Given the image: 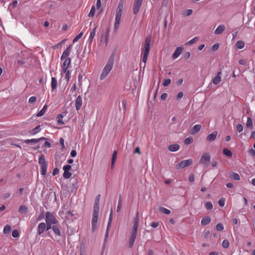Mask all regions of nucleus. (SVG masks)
I'll return each instance as SVG.
<instances>
[{"instance_id":"1","label":"nucleus","mask_w":255,"mask_h":255,"mask_svg":"<svg viewBox=\"0 0 255 255\" xmlns=\"http://www.w3.org/2000/svg\"><path fill=\"white\" fill-rule=\"evenodd\" d=\"M114 64V58L111 56L100 75L101 80H104L112 70Z\"/></svg>"},{"instance_id":"2","label":"nucleus","mask_w":255,"mask_h":255,"mask_svg":"<svg viewBox=\"0 0 255 255\" xmlns=\"http://www.w3.org/2000/svg\"><path fill=\"white\" fill-rule=\"evenodd\" d=\"M151 37L148 36L146 38L143 49V56L142 61L144 63V67L149 53Z\"/></svg>"},{"instance_id":"3","label":"nucleus","mask_w":255,"mask_h":255,"mask_svg":"<svg viewBox=\"0 0 255 255\" xmlns=\"http://www.w3.org/2000/svg\"><path fill=\"white\" fill-rule=\"evenodd\" d=\"M38 163L41 167V174L45 176L47 173V163L43 154H41L39 157Z\"/></svg>"},{"instance_id":"4","label":"nucleus","mask_w":255,"mask_h":255,"mask_svg":"<svg viewBox=\"0 0 255 255\" xmlns=\"http://www.w3.org/2000/svg\"><path fill=\"white\" fill-rule=\"evenodd\" d=\"M210 159V154L209 152H206L202 155L200 160V163L203 164L205 167H207L209 164Z\"/></svg>"},{"instance_id":"5","label":"nucleus","mask_w":255,"mask_h":255,"mask_svg":"<svg viewBox=\"0 0 255 255\" xmlns=\"http://www.w3.org/2000/svg\"><path fill=\"white\" fill-rule=\"evenodd\" d=\"M45 221L46 223H52L53 225L56 224L58 223L57 219L55 218L53 213L47 212L45 215Z\"/></svg>"},{"instance_id":"6","label":"nucleus","mask_w":255,"mask_h":255,"mask_svg":"<svg viewBox=\"0 0 255 255\" xmlns=\"http://www.w3.org/2000/svg\"><path fill=\"white\" fill-rule=\"evenodd\" d=\"M139 220L138 212H136V215L133 219V226L131 232L136 233L138 228V222Z\"/></svg>"},{"instance_id":"7","label":"nucleus","mask_w":255,"mask_h":255,"mask_svg":"<svg viewBox=\"0 0 255 255\" xmlns=\"http://www.w3.org/2000/svg\"><path fill=\"white\" fill-rule=\"evenodd\" d=\"M99 212H93L92 220V230L94 232L97 229V224L98 220Z\"/></svg>"},{"instance_id":"8","label":"nucleus","mask_w":255,"mask_h":255,"mask_svg":"<svg viewBox=\"0 0 255 255\" xmlns=\"http://www.w3.org/2000/svg\"><path fill=\"white\" fill-rule=\"evenodd\" d=\"M193 163V160L191 159H188L186 160H183L179 163L176 165L177 169H181L185 167L189 166L191 165Z\"/></svg>"},{"instance_id":"9","label":"nucleus","mask_w":255,"mask_h":255,"mask_svg":"<svg viewBox=\"0 0 255 255\" xmlns=\"http://www.w3.org/2000/svg\"><path fill=\"white\" fill-rule=\"evenodd\" d=\"M143 0H134L133 6V13L137 14L140 9Z\"/></svg>"},{"instance_id":"10","label":"nucleus","mask_w":255,"mask_h":255,"mask_svg":"<svg viewBox=\"0 0 255 255\" xmlns=\"http://www.w3.org/2000/svg\"><path fill=\"white\" fill-rule=\"evenodd\" d=\"M70 186L72 188L71 191L76 192L79 187V182L77 178H72L70 179Z\"/></svg>"},{"instance_id":"11","label":"nucleus","mask_w":255,"mask_h":255,"mask_svg":"<svg viewBox=\"0 0 255 255\" xmlns=\"http://www.w3.org/2000/svg\"><path fill=\"white\" fill-rule=\"evenodd\" d=\"M45 139H46V138L45 137H40L39 138H37V139L32 138V139H25V140H24V142L26 144H35V143H38V142H39L41 140H45Z\"/></svg>"},{"instance_id":"12","label":"nucleus","mask_w":255,"mask_h":255,"mask_svg":"<svg viewBox=\"0 0 255 255\" xmlns=\"http://www.w3.org/2000/svg\"><path fill=\"white\" fill-rule=\"evenodd\" d=\"M136 233L131 232L128 242V247L130 248H132L133 247L135 240L136 238Z\"/></svg>"},{"instance_id":"13","label":"nucleus","mask_w":255,"mask_h":255,"mask_svg":"<svg viewBox=\"0 0 255 255\" xmlns=\"http://www.w3.org/2000/svg\"><path fill=\"white\" fill-rule=\"evenodd\" d=\"M101 195L99 194L96 197L94 206L93 212H99L100 199Z\"/></svg>"},{"instance_id":"14","label":"nucleus","mask_w":255,"mask_h":255,"mask_svg":"<svg viewBox=\"0 0 255 255\" xmlns=\"http://www.w3.org/2000/svg\"><path fill=\"white\" fill-rule=\"evenodd\" d=\"M72 45H69L63 52L62 56L61 57V59L63 60L65 58H68V56L69 55L71 49H72Z\"/></svg>"},{"instance_id":"15","label":"nucleus","mask_w":255,"mask_h":255,"mask_svg":"<svg viewBox=\"0 0 255 255\" xmlns=\"http://www.w3.org/2000/svg\"><path fill=\"white\" fill-rule=\"evenodd\" d=\"M183 50V47L179 46L176 48L174 52L172 55V58L174 59L177 58L179 55L181 54Z\"/></svg>"},{"instance_id":"16","label":"nucleus","mask_w":255,"mask_h":255,"mask_svg":"<svg viewBox=\"0 0 255 255\" xmlns=\"http://www.w3.org/2000/svg\"><path fill=\"white\" fill-rule=\"evenodd\" d=\"M82 105V98L79 95L77 97L75 101V107L77 111H79Z\"/></svg>"},{"instance_id":"17","label":"nucleus","mask_w":255,"mask_h":255,"mask_svg":"<svg viewBox=\"0 0 255 255\" xmlns=\"http://www.w3.org/2000/svg\"><path fill=\"white\" fill-rule=\"evenodd\" d=\"M65 59V60L62 66L63 71H66L67 70H68V67L70 65L71 62V58H66Z\"/></svg>"},{"instance_id":"18","label":"nucleus","mask_w":255,"mask_h":255,"mask_svg":"<svg viewBox=\"0 0 255 255\" xmlns=\"http://www.w3.org/2000/svg\"><path fill=\"white\" fill-rule=\"evenodd\" d=\"M60 226L59 225L57 224L54 225L52 226V230L55 233V234L57 236H61V232L60 230Z\"/></svg>"},{"instance_id":"19","label":"nucleus","mask_w":255,"mask_h":255,"mask_svg":"<svg viewBox=\"0 0 255 255\" xmlns=\"http://www.w3.org/2000/svg\"><path fill=\"white\" fill-rule=\"evenodd\" d=\"M46 224L44 223H40L38 227L37 233L41 235L46 230Z\"/></svg>"},{"instance_id":"20","label":"nucleus","mask_w":255,"mask_h":255,"mask_svg":"<svg viewBox=\"0 0 255 255\" xmlns=\"http://www.w3.org/2000/svg\"><path fill=\"white\" fill-rule=\"evenodd\" d=\"M225 29V26L224 24L219 25L215 30V33L216 34H221Z\"/></svg>"},{"instance_id":"21","label":"nucleus","mask_w":255,"mask_h":255,"mask_svg":"<svg viewBox=\"0 0 255 255\" xmlns=\"http://www.w3.org/2000/svg\"><path fill=\"white\" fill-rule=\"evenodd\" d=\"M221 74H222L221 71L218 72L217 76L216 77H215L214 78V79H213V83L215 85H217L218 84H219L220 82L221 79Z\"/></svg>"},{"instance_id":"22","label":"nucleus","mask_w":255,"mask_h":255,"mask_svg":"<svg viewBox=\"0 0 255 255\" xmlns=\"http://www.w3.org/2000/svg\"><path fill=\"white\" fill-rule=\"evenodd\" d=\"M218 134V132L217 131H214L210 133L207 137V139L209 141H214L217 136Z\"/></svg>"},{"instance_id":"23","label":"nucleus","mask_w":255,"mask_h":255,"mask_svg":"<svg viewBox=\"0 0 255 255\" xmlns=\"http://www.w3.org/2000/svg\"><path fill=\"white\" fill-rule=\"evenodd\" d=\"M57 86V81L55 77H52L51 78V87L52 91H54L56 89Z\"/></svg>"},{"instance_id":"24","label":"nucleus","mask_w":255,"mask_h":255,"mask_svg":"<svg viewBox=\"0 0 255 255\" xmlns=\"http://www.w3.org/2000/svg\"><path fill=\"white\" fill-rule=\"evenodd\" d=\"M179 148L180 146L177 144H171L168 146V149L172 152H175L177 151L179 149Z\"/></svg>"},{"instance_id":"25","label":"nucleus","mask_w":255,"mask_h":255,"mask_svg":"<svg viewBox=\"0 0 255 255\" xmlns=\"http://www.w3.org/2000/svg\"><path fill=\"white\" fill-rule=\"evenodd\" d=\"M18 212L21 214H25L28 212V208L24 205H21L19 207Z\"/></svg>"},{"instance_id":"26","label":"nucleus","mask_w":255,"mask_h":255,"mask_svg":"<svg viewBox=\"0 0 255 255\" xmlns=\"http://www.w3.org/2000/svg\"><path fill=\"white\" fill-rule=\"evenodd\" d=\"M210 217L209 216H206L202 219L201 223L202 225L205 226L208 225L210 222Z\"/></svg>"},{"instance_id":"27","label":"nucleus","mask_w":255,"mask_h":255,"mask_svg":"<svg viewBox=\"0 0 255 255\" xmlns=\"http://www.w3.org/2000/svg\"><path fill=\"white\" fill-rule=\"evenodd\" d=\"M117 154H118V153H117V151H114L113 153L112 158V163H111L112 168H113V166H114L115 163L116 161L117 157Z\"/></svg>"},{"instance_id":"28","label":"nucleus","mask_w":255,"mask_h":255,"mask_svg":"<svg viewBox=\"0 0 255 255\" xmlns=\"http://www.w3.org/2000/svg\"><path fill=\"white\" fill-rule=\"evenodd\" d=\"M223 153H224V154H225L226 156L229 157H231L233 155L232 151L226 148L223 149Z\"/></svg>"},{"instance_id":"29","label":"nucleus","mask_w":255,"mask_h":255,"mask_svg":"<svg viewBox=\"0 0 255 255\" xmlns=\"http://www.w3.org/2000/svg\"><path fill=\"white\" fill-rule=\"evenodd\" d=\"M201 126L200 125H196L193 126L192 133L195 134L198 132L201 129Z\"/></svg>"},{"instance_id":"30","label":"nucleus","mask_w":255,"mask_h":255,"mask_svg":"<svg viewBox=\"0 0 255 255\" xmlns=\"http://www.w3.org/2000/svg\"><path fill=\"white\" fill-rule=\"evenodd\" d=\"M246 127L251 129H252L253 128L252 120L250 117H247Z\"/></svg>"},{"instance_id":"31","label":"nucleus","mask_w":255,"mask_h":255,"mask_svg":"<svg viewBox=\"0 0 255 255\" xmlns=\"http://www.w3.org/2000/svg\"><path fill=\"white\" fill-rule=\"evenodd\" d=\"M41 130L40 126H36L34 129L30 131V133L32 135H35Z\"/></svg>"},{"instance_id":"32","label":"nucleus","mask_w":255,"mask_h":255,"mask_svg":"<svg viewBox=\"0 0 255 255\" xmlns=\"http://www.w3.org/2000/svg\"><path fill=\"white\" fill-rule=\"evenodd\" d=\"M47 109V106L46 105H45L43 107L42 109L38 113L37 116V117L42 116L44 114Z\"/></svg>"},{"instance_id":"33","label":"nucleus","mask_w":255,"mask_h":255,"mask_svg":"<svg viewBox=\"0 0 255 255\" xmlns=\"http://www.w3.org/2000/svg\"><path fill=\"white\" fill-rule=\"evenodd\" d=\"M236 46L239 49H242L245 46V43L244 41L240 40L238 41L236 43Z\"/></svg>"},{"instance_id":"34","label":"nucleus","mask_w":255,"mask_h":255,"mask_svg":"<svg viewBox=\"0 0 255 255\" xmlns=\"http://www.w3.org/2000/svg\"><path fill=\"white\" fill-rule=\"evenodd\" d=\"M11 231V227L8 225H6L3 228V233L7 234L9 233Z\"/></svg>"},{"instance_id":"35","label":"nucleus","mask_w":255,"mask_h":255,"mask_svg":"<svg viewBox=\"0 0 255 255\" xmlns=\"http://www.w3.org/2000/svg\"><path fill=\"white\" fill-rule=\"evenodd\" d=\"M159 211L165 214L168 215L170 213V211L164 207H160L159 208Z\"/></svg>"},{"instance_id":"36","label":"nucleus","mask_w":255,"mask_h":255,"mask_svg":"<svg viewBox=\"0 0 255 255\" xmlns=\"http://www.w3.org/2000/svg\"><path fill=\"white\" fill-rule=\"evenodd\" d=\"M63 118V116L62 114H59L57 116V118H58L57 123L60 125H62L64 124L62 120Z\"/></svg>"},{"instance_id":"37","label":"nucleus","mask_w":255,"mask_h":255,"mask_svg":"<svg viewBox=\"0 0 255 255\" xmlns=\"http://www.w3.org/2000/svg\"><path fill=\"white\" fill-rule=\"evenodd\" d=\"M96 28H94L92 31H91L90 32V36H89V40H90V41H92L94 37V36H95V33H96Z\"/></svg>"},{"instance_id":"38","label":"nucleus","mask_w":255,"mask_h":255,"mask_svg":"<svg viewBox=\"0 0 255 255\" xmlns=\"http://www.w3.org/2000/svg\"><path fill=\"white\" fill-rule=\"evenodd\" d=\"M72 176V173L69 172V171H64V173L63 174V176L64 178L66 179H69Z\"/></svg>"},{"instance_id":"39","label":"nucleus","mask_w":255,"mask_h":255,"mask_svg":"<svg viewBox=\"0 0 255 255\" xmlns=\"http://www.w3.org/2000/svg\"><path fill=\"white\" fill-rule=\"evenodd\" d=\"M95 6L93 5L91 9V10L90 11V12L88 14V16L89 17H93L95 15Z\"/></svg>"},{"instance_id":"40","label":"nucleus","mask_w":255,"mask_h":255,"mask_svg":"<svg viewBox=\"0 0 255 255\" xmlns=\"http://www.w3.org/2000/svg\"><path fill=\"white\" fill-rule=\"evenodd\" d=\"M193 141V139L192 137H187L184 140V143L185 144H189L191 143Z\"/></svg>"},{"instance_id":"41","label":"nucleus","mask_w":255,"mask_h":255,"mask_svg":"<svg viewBox=\"0 0 255 255\" xmlns=\"http://www.w3.org/2000/svg\"><path fill=\"white\" fill-rule=\"evenodd\" d=\"M231 178L236 180H240V177L238 173H235V172H234L232 173V174L231 175Z\"/></svg>"},{"instance_id":"42","label":"nucleus","mask_w":255,"mask_h":255,"mask_svg":"<svg viewBox=\"0 0 255 255\" xmlns=\"http://www.w3.org/2000/svg\"><path fill=\"white\" fill-rule=\"evenodd\" d=\"M199 40V38L198 37H195L194 38H193V39H192L191 40H189V41L187 42V44H194L198 40Z\"/></svg>"},{"instance_id":"43","label":"nucleus","mask_w":255,"mask_h":255,"mask_svg":"<svg viewBox=\"0 0 255 255\" xmlns=\"http://www.w3.org/2000/svg\"><path fill=\"white\" fill-rule=\"evenodd\" d=\"M205 207L207 210H211L213 208V204L211 202L208 201L205 204Z\"/></svg>"},{"instance_id":"44","label":"nucleus","mask_w":255,"mask_h":255,"mask_svg":"<svg viewBox=\"0 0 255 255\" xmlns=\"http://www.w3.org/2000/svg\"><path fill=\"white\" fill-rule=\"evenodd\" d=\"M171 82V81L170 79H166L164 80L163 82V86L164 87L168 86Z\"/></svg>"},{"instance_id":"45","label":"nucleus","mask_w":255,"mask_h":255,"mask_svg":"<svg viewBox=\"0 0 255 255\" xmlns=\"http://www.w3.org/2000/svg\"><path fill=\"white\" fill-rule=\"evenodd\" d=\"M222 246L225 249H227L229 246V242L228 240H225L222 242Z\"/></svg>"},{"instance_id":"46","label":"nucleus","mask_w":255,"mask_h":255,"mask_svg":"<svg viewBox=\"0 0 255 255\" xmlns=\"http://www.w3.org/2000/svg\"><path fill=\"white\" fill-rule=\"evenodd\" d=\"M16 62L20 66H23L25 63V61L23 59H17Z\"/></svg>"},{"instance_id":"47","label":"nucleus","mask_w":255,"mask_h":255,"mask_svg":"<svg viewBox=\"0 0 255 255\" xmlns=\"http://www.w3.org/2000/svg\"><path fill=\"white\" fill-rule=\"evenodd\" d=\"M216 229L219 231H222L224 230V226L222 223H218L216 226Z\"/></svg>"},{"instance_id":"48","label":"nucleus","mask_w":255,"mask_h":255,"mask_svg":"<svg viewBox=\"0 0 255 255\" xmlns=\"http://www.w3.org/2000/svg\"><path fill=\"white\" fill-rule=\"evenodd\" d=\"M12 236L14 238H17L19 236L18 231L16 229L13 230L12 232Z\"/></svg>"},{"instance_id":"49","label":"nucleus","mask_w":255,"mask_h":255,"mask_svg":"<svg viewBox=\"0 0 255 255\" xmlns=\"http://www.w3.org/2000/svg\"><path fill=\"white\" fill-rule=\"evenodd\" d=\"M225 199L224 198H221L219 201L218 204L220 207H223L225 205Z\"/></svg>"},{"instance_id":"50","label":"nucleus","mask_w":255,"mask_h":255,"mask_svg":"<svg viewBox=\"0 0 255 255\" xmlns=\"http://www.w3.org/2000/svg\"><path fill=\"white\" fill-rule=\"evenodd\" d=\"M83 32L80 33L78 35H77L73 40V43H75L82 36Z\"/></svg>"},{"instance_id":"51","label":"nucleus","mask_w":255,"mask_h":255,"mask_svg":"<svg viewBox=\"0 0 255 255\" xmlns=\"http://www.w3.org/2000/svg\"><path fill=\"white\" fill-rule=\"evenodd\" d=\"M36 97H35V96H32L31 97L29 100H28V102L30 104H32V103H34V102H36Z\"/></svg>"},{"instance_id":"52","label":"nucleus","mask_w":255,"mask_h":255,"mask_svg":"<svg viewBox=\"0 0 255 255\" xmlns=\"http://www.w3.org/2000/svg\"><path fill=\"white\" fill-rule=\"evenodd\" d=\"M121 204H122V198H121V196H120V198H119V202H118V206H117V212H119V211L121 209Z\"/></svg>"},{"instance_id":"53","label":"nucleus","mask_w":255,"mask_h":255,"mask_svg":"<svg viewBox=\"0 0 255 255\" xmlns=\"http://www.w3.org/2000/svg\"><path fill=\"white\" fill-rule=\"evenodd\" d=\"M237 130L239 132H241L243 130V127L241 124H238L237 125Z\"/></svg>"},{"instance_id":"54","label":"nucleus","mask_w":255,"mask_h":255,"mask_svg":"<svg viewBox=\"0 0 255 255\" xmlns=\"http://www.w3.org/2000/svg\"><path fill=\"white\" fill-rule=\"evenodd\" d=\"M71 169V166L69 164H67L66 165H64L63 167V170L64 171H69Z\"/></svg>"},{"instance_id":"55","label":"nucleus","mask_w":255,"mask_h":255,"mask_svg":"<svg viewBox=\"0 0 255 255\" xmlns=\"http://www.w3.org/2000/svg\"><path fill=\"white\" fill-rule=\"evenodd\" d=\"M66 73L65 79H66L67 81H68L70 79V72L69 70H67L66 71H63Z\"/></svg>"},{"instance_id":"56","label":"nucleus","mask_w":255,"mask_h":255,"mask_svg":"<svg viewBox=\"0 0 255 255\" xmlns=\"http://www.w3.org/2000/svg\"><path fill=\"white\" fill-rule=\"evenodd\" d=\"M120 23V21H116L114 24V30L115 31L117 30V29L118 28L119 25Z\"/></svg>"},{"instance_id":"57","label":"nucleus","mask_w":255,"mask_h":255,"mask_svg":"<svg viewBox=\"0 0 255 255\" xmlns=\"http://www.w3.org/2000/svg\"><path fill=\"white\" fill-rule=\"evenodd\" d=\"M167 98V93H163L161 94L160 98L162 100H165Z\"/></svg>"},{"instance_id":"58","label":"nucleus","mask_w":255,"mask_h":255,"mask_svg":"<svg viewBox=\"0 0 255 255\" xmlns=\"http://www.w3.org/2000/svg\"><path fill=\"white\" fill-rule=\"evenodd\" d=\"M194 179H195V178H194V174H191L189 175V181L191 182H193L194 181Z\"/></svg>"},{"instance_id":"59","label":"nucleus","mask_w":255,"mask_h":255,"mask_svg":"<svg viewBox=\"0 0 255 255\" xmlns=\"http://www.w3.org/2000/svg\"><path fill=\"white\" fill-rule=\"evenodd\" d=\"M123 6H124L123 2L121 1L119 2V3L118 4L117 9L123 10Z\"/></svg>"},{"instance_id":"60","label":"nucleus","mask_w":255,"mask_h":255,"mask_svg":"<svg viewBox=\"0 0 255 255\" xmlns=\"http://www.w3.org/2000/svg\"><path fill=\"white\" fill-rule=\"evenodd\" d=\"M82 79H83V75L81 73H80L78 75V81H79V85H81V82L82 81Z\"/></svg>"},{"instance_id":"61","label":"nucleus","mask_w":255,"mask_h":255,"mask_svg":"<svg viewBox=\"0 0 255 255\" xmlns=\"http://www.w3.org/2000/svg\"><path fill=\"white\" fill-rule=\"evenodd\" d=\"M158 225L159 224L158 222H153L151 223L150 225L152 228H155L158 227Z\"/></svg>"},{"instance_id":"62","label":"nucleus","mask_w":255,"mask_h":255,"mask_svg":"<svg viewBox=\"0 0 255 255\" xmlns=\"http://www.w3.org/2000/svg\"><path fill=\"white\" fill-rule=\"evenodd\" d=\"M219 45L218 43H216L214 44L212 46V49L214 51L217 50L219 48Z\"/></svg>"},{"instance_id":"63","label":"nucleus","mask_w":255,"mask_h":255,"mask_svg":"<svg viewBox=\"0 0 255 255\" xmlns=\"http://www.w3.org/2000/svg\"><path fill=\"white\" fill-rule=\"evenodd\" d=\"M183 96V93L182 92H180L179 93H178V94L177 95V96H176V98L177 99H180L181 98H182Z\"/></svg>"},{"instance_id":"64","label":"nucleus","mask_w":255,"mask_h":255,"mask_svg":"<svg viewBox=\"0 0 255 255\" xmlns=\"http://www.w3.org/2000/svg\"><path fill=\"white\" fill-rule=\"evenodd\" d=\"M70 155L72 157H74L76 156L77 155V152L75 150H72L71 151V153H70Z\"/></svg>"}]
</instances>
